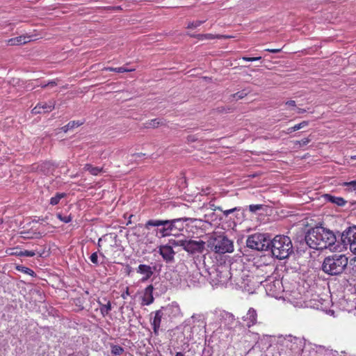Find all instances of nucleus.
Listing matches in <instances>:
<instances>
[{
    "label": "nucleus",
    "instance_id": "5fc2aeb1",
    "mask_svg": "<svg viewBox=\"0 0 356 356\" xmlns=\"http://www.w3.org/2000/svg\"><path fill=\"white\" fill-rule=\"evenodd\" d=\"M129 289H128V288H127V290H126V291H125V293H122V298L123 299H125V298H126V297H127V296H129Z\"/></svg>",
    "mask_w": 356,
    "mask_h": 356
},
{
    "label": "nucleus",
    "instance_id": "774afa93",
    "mask_svg": "<svg viewBox=\"0 0 356 356\" xmlns=\"http://www.w3.org/2000/svg\"><path fill=\"white\" fill-rule=\"evenodd\" d=\"M352 158L354 159H356V156H353Z\"/></svg>",
    "mask_w": 356,
    "mask_h": 356
},
{
    "label": "nucleus",
    "instance_id": "bf43d9fd",
    "mask_svg": "<svg viewBox=\"0 0 356 356\" xmlns=\"http://www.w3.org/2000/svg\"><path fill=\"white\" fill-rule=\"evenodd\" d=\"M175 356H184V355L181 352H178L176 353Z\"/></svg>",
    "mask_w": 356,
    "mask_h": 356
},
{
    "label": "nucleus",
    "instance_id": "2eb2a0df",
    "mask_svg": "<svg viewBox=\"0 0 356 356\" xmlns=\"http://www.w3.org/2000/svg\"><path fill=\"white\" fill-rule=\"evenodd\" d=\"M258 314L256 309L252 307L249 308L247 313L242 316V320L248 328L257 323Z\"/></svg>",
    "mask_w": 356,
    "mask_h": 356
},
{
    "label": "nucleus",
    "instance_id": "cd10ccee",
    "mask_svg": "<svg viewBox=\"0 0 356 356\" xmlns=\"http://www.w3.org/2000/svg\"><path fill=\"white\" fill-rule=\"evenodd\" d=\"M66 194L65 193H57L55 196L50 199V204L51 205H56L59 203L60 200L65 197Z\"/></svg>",
    "mask_w": 356,
    "mask_h": 356
},
{
    "label": "nucleus",
    "instance_id": "de8ad7c7",
    "mask_svg": "<svg viewBox=\"0 0 356 356\" xmlns=\"http://www.w3.org/2000/svg\"><path fill=\"white\" fill-rule=\"evenodd\" d=\"M286 105H288V106H291V107H296V102L294 100L287 101L286 102Z\"/></svg>",
    "mask_w": 356,
    "mask_h": 356
},
{
    "label": "nucleus",
    "instance_id": "ddd939ff",
    "mask_svg": "<svg viewBox=\"0 0 356 356\" xmlns=\"http://www.w3.org/2000/svg\"><path fill=\"white\" fill-rule=\"evenodd\" d=\"M186 322L195 331L202 330L206 327V322L202 314H194Z\"/></svg>",
    "mask_w": 356,
    "mask_h": 356
},
{
    "label": "nucleus",
    "instance_id": "680f3d73",
    "mask_svg": "<svg viewBox=\"0 0 356 356\" xmlns=\"http://www.w3.org/2000/svg\"><path fill=\"white\" fill-rule=\"evenodd\" d=\"M143 155H145V154L138 153V154H136V156H137L138 157H140V156H142Z\"/></svg>",
    "mask_w": 356,
    "mask_h": 356
},
{
    "label": "nucleus",
    "instance_id": "864d4df0",
    "mask_svg": "<svg viewBox=\"0 0 356 356\" xmlns=\"http://www.w3.org/2000/svg\"><path fill=\"white\" fill-rule=\"evenodd\" d=\"M103 70L109 71V72H116V67H104L103 69Z\"/></svg>",
    "mask_w": 356,
    "mask_h": 356
},
{
    "label": "nucleus",
    "instance_id": "c85d7f7f",
    "mask_svg": "<svg viewBox=\"0 0 356 356\" xmlns=\"http://www.w3.org/2000/svg\"><path fill=\"white\" fill-rule=\"evenodd\" d=\"M85 169L92 175H97L102 170V168H99L98 167H94L90 164H86L85 166Z\"/></svg>",
    "mask_w": 356,
    "mask_h": 356
},
{
    "label": "nucleus",
    "instance_id": "c9c22d12",
    "mask_svg": "<svg viewBox=\"0 0 356 356\" xmlns=\"http://www.w3.org/2000/svg\"><path fill=\"white\" fill-rule=\"evenodd\" d=\"M204 22L205 20H197L195 22H189L187 25V29H195L202 25Z\"/></svg>",
    "mask_w": 356,
    "mask_h": 356
},
{
    "label": "nucleus",
    "instance_id": "603ef678",
    "mask_svg": "<svg viewBox=\"0 0 356 356\" xmlns=\"http://www.w3.org/2000/svg\"><path fill=\"white\" fill-rule=\"evenodd\" d=\"M56 85H57L56 82L54 81H52L49 82L47 84L44 85L43 87H47V86L54 87Z\"/></svg>",
    "mask_w": 356,
    "mask_h": 356
},
{
    "label": "nucleus",
    "instance_id": "6ab92c4d",
    "mask_svg": "<svg viewBox=\"0 0 356 356\" xmlns=\"http://www.w3.org/2000/svg\"><path fill=\"white\" fill-rule=\"evenodd\" d=\"M189 220L190 218H179L171 220L172 233H175L176 235L179 232L183 230L184 228V223Z\"/></svg>",
    "mask_w": 356,
    "mask_h": 356
},
{
    "label": "nucleus",
    "instance_id": "4be33fe9",
    "mask_svg": "<svg viewBox=\"0 0 356 356\" xmlns=\"http://www.w3.org/2000/svg\"><path fill=\"white\" fill-rule=\"evenodd\" d=\"M324 198L326 201L333 203L339 207H343L347 203L343 197H336L330 194H325Z\"/></svg>",
    "mask_w": 356,
    "mask_h": 356
},
{
    "label": "nucleus",
    "instance_id": "e433bc0d",
    "mask_svg": "<svg viewBox=\"0 0 356 356\" xmlns=\"http://www.w3.org/2000/svg\"><path fill=\"white\" fill-rule=\"evenodd\" d=\"M57 217L59 220L63 221V222L68 223L72 221V218L71 215L69 216H63L61 213H58Z\"/></svg>",
    "mask_w": 356,
    "mask_h": 356
},
{
    "label": "nucleus",
    "instance_id": "9b49d317",
    "mask_svg": "<svg viewBox=\"0 0 356 356\" xmlns=\"http://www.w3.org/2000/svg\"><path fill=\"white\" fill-rule=\"evenodd\" d=\"M100 241H104L105 243L104 252L107 254H110L111 252H115L114 248L119 246L118 242V236L113 234H109L104 235L100 238Z\"/></svg>",
    "mask_w": 356,
    "mask_h": 356
},
{
    "label": "nucleus",
    "instance_id": "3c124183",
    "mask_svg": "<svg viewBox=\"0 0 356 356\" xmlns=\"http://www.w3.org/2000/svg\"><path fill=\"white\" fill-rule=\"evenodd\" d=\"M12 254L19 256V257H23V251L22 250H16L15 252H13Z\"/></svg>",
    "mask_w": 356,
    "mask_h": 356
},
{
    "label": "nucleus",
    "instance_id": "4c0bfd02",
    "mask_svg": "<svg viewBox=\"0 0 356 356\" xmlns=\"http://www.w3.org/2000/svg\"><path fill=\"white\" fill-rule=\"evenodd\" d=\"M263 205L262 204H250L249 205V210L252 213H255L259 210L262 209Z\"/></svg>",
    "mask_w": 356,
    "mask_h": 356
},
{
    "label": "nucleus",
    "instance_id": "c03bdc74",
    "mask_svg": "<svg viewBox=\"0 0 356 356\" xmlns=\"http://www.w3.org/2000/svg\"><path fill=\"white\" fill-rule=\"evenodd\" d=\"M36 254L35 251H31V250H24L23 251V257H33Z\"/></svg>",
    "mask_w": 356,
    "mask_h": 356
},
{
    "label": "nucleus",
    "instance_id": "20e7f679",
    "mask_svg": "<svg viewBox=\"0 0 356 356\" xmlns=\"http://www.w3.org/2000/svg\"><path fill=\"white\" fill-rule=\"evenodd\" d=\"M207 246L211 251L220 254L234 251L233 241L223 235L210 237L207 241Z\"/></svg>",
    "mask_w": 356,
    "mask_h": 356
},
{
    "label": "nucleus",
    "instance_id": "423d86ee",
    "mask_svg": "<svg viewBox=\"0 0 356 356\" xmlns=\"http://www.w3.org/2000/svg\"><path fill=\"white\" fill-rule=\"evenodd\" d=\"M270 237L264 234H254L248 236L246 241L248 248L257 251L269 250Z\"/></svg>",
    "mask_w": 356,
    "mask_h": 356
},
{
    "label": "nucleus",
    "instance_id": "6e6552de",
    "mask_svg": "<svg viewBox=\"0 0 356 356\" xmlns=\"http://www.w3.org/2000/svg\"><path fill=\"white\" fill-rule=\"evenodd\" d=\"M338 234L345 248H347L348 245L350 251L356 254V226L349 227L341 234Z\"/></svg>",
    "mask_w": 356,
    "mask_h": 356
},
{
    "label": "nucleus",
    "instance_id": "a19ab883",
    "mask_svg": "<svg viewBox=\"0 0 356 356\" xmlns=\"http://www.w3.org/2000/svg\"><path fill=\"white\" fill-rule=\"evenodd\" d=\"M134 70H135V69H134V68L129 69V68H127L125 67H116V72H118V73L129 72H133Z\"/></svg>",
    "mask_w": 356,
    "mask_h": 356
},
{
    "label": "nucleus",
    "instance_id": "13d9d810",
    "mask_svg": "<svg viewBox=\"0 0 356 356\" xmlns=\"http://www.w3.org/2000/svg\"><path fill=\"white\" fill-rule=\"evenodd\" d=\"M104 243V241H100V238L98 240L97 245L99 248L102 247V243Z\"/></svg>",
    "mask_w": 356,
    "mask_h": 356
},
{
    "label": "nucleus",
    "instance_id": "052dcab7",
    "mask_svg": "<svg viewBox=\"0 0 356 356\" xmlns=\"http://www.w3.org/2000/svg\"><path fill=\"white\" fill-rule=\"evenodd\" d=\"M190 35V37L191 38H197V34H188Z\"/></svg>",
    "mask_w": 356,
    "mask_h": 356
},
{
    "label": "nucleus",
    "instance_id": "e2e57ef3",
    "mask_svg": "<svg viewBox=\"0 0 356 356\" xmlns=\"http://www.w3.org/2000/svg\"><path fill=\"white\" fill-rule=\"evenodd\" d=\"M99 252V255L102 257H104V254L103 252H100L99 250H98Z\"/></svg>",
    "mask_w": 356,
    "mask_h": 356
},
{
    "label": "nucleus",
    "instance_id": "6e6d98bb",
    "mask_svg": "<svg viewBox=\"0 0 356 356\" xmlns=\"http://www.w3.org/2000/svg\"><path fill=\"white\" fill-rule=\"evenodd\" d=\"M305 112H306V110H305V109L300 108H298L297 109V113H298V114H302V113H305Z\"/></svg>",
    "mask_w": 356,
    "mask_h": 356
},
{
    "label": "nucleus",
    "instance_id": "c756f323",
    "mask_svg": "<svg viewBox=\"0 0 356 356\" xmlns=\"http://www.w3.org/2000/svg\"><path fill=\"white\" fill-rule=\"evenodd\" d=\"M54 166L51 163L49 162L44 163L40 166V170L44 173V174H49L51 172L52 170H54Z\"/></svg>",
    "mask_w": 356,
    "mask_h": 356
},
{
    "label": "nucleus",
    "instance_id": "f3484780",
    "mask_svg": "<svg viewBox=\"0 0 356 356\" xmlns=\"http://www.w3.org/2000/svg\"><path fill=\"white\" fill-rule=\"evenodd\" d=\"M155 268V267H151L150 266L146 264H140L136 269V272L143 275L141 281L144 282L152 276Z\"/></svg>",
    "mask_w": 356,
    "mask_h": 356
},
{
    "label": "nucleus",
    "instance_id": "a878e982",
    "mask_svg": "<svg viewBox=\"0 0 356 356\" xmlns=\"http://www.w3.org/2000/svg\"><path fill=\"white\" fill-rule=\"evenodd\" d=\"M186 238V237L184 236L182 238L170 239L169 241H168V245H171L172 248L173 247L180 246V247H181L184 249V245H185Z\"/></svg>",
    "mask_w": 356,
    "mask_h": 356
},
{
    "label": "nucleus",
    "instance_id": "b1692460",
    "mask_svg": "<svg viewBox=\"0 0 356 356\" xmlns=\"http://www.w3.org/2000/svg\"><path fill=\"white\" fill-rule=\"evenodd\" d=\"M164 124L163 120L159 118L153 119L144 124L145 128H156Z\"/></svg>",
    "mask_w": 356,
    "mask_h": 356
},
{
    "label": "nucleus",
    "instance_id": "7ed1b4c3",
    "mask_svg": "<svg viewBox=\"0 0 356 356\" xmlns=\"http://www.w3.org/2000/svg\"><path fill=\"white\" fill-rule=\"evenodd\" d=\"M348 263V257L345 254H334L324 259L321 270L331 276L339 275L344 271Z\"/></svg>",
    "mask_w": 356,
    "mask_h": 356
},
{
    "label": "nucleus",
    "instance_id": "79ce46f5",
    "mask_svg": "<svg viewBox=\"0 0 356 356\" xmlns=\"http://www.w3.org/2000/svg\"><path fill=\"white\" fill-rule=\"evenodd\" d=\"M308 124H309V122L308 121H302L300 123H299L298 124H296L294 127H295L296 130L298 131V130H299L300 129H302V128L305 127Z\"/></svg>",
    "mask_w": 356,
    "mask_h": 356
},
{
    "label": "nucleus",
    "instance_id": "aec40b11",
    "mask_svg": "<svg viewBox=\"0 0 356 356\" xmlns=\"http://www.w3.org/2000/svg\"><path fill=\"white\" fill-rule=\"evenodd\" d=\"M350 290H353L354 292L350 294V297H348V298H346V296H343V298L342 300L343 302H347V307L345 308L347 311H351L353 309L356 308V294H355V289L353 288H351Z\"/></svg>",
    "mask_w": 356,
    "mask_h": 356
},
{
    "label": "nucleus",
    "instance_id": "f8f14e48",
    "mask_svg": "<svg viewBox=\"0 0 356 356\" xmlns=\"http://www.w3.org/2000/svg\"><path fill=\"white\" fill-rule=\"evenodd\" d=\"M221 320L224 327L227 330H234L237 327L241 326V322L229 312H222L221 314Z\"/></svg>",
    "mask_w": 356,
    "mask_h": 356
},
{
    "label": "nucleus",
    "instance_id": "58836bf2",
    "mask_svg": "<svg viewBox=\"0 0 356 356\" xmlns=\"http://www.w3.org/2000/svg\"><path fill=\"white\" fill-rule=\"evenodd\" d=\"M239 210H240V208L234 207V208H232L230 209H226V210L222 209V212L225 217H227L229 214L234 213V211H239Z\"/></svg>",
    "mask_w": 356,
    "mask_h": 356
},
{
    "label": "nucleus",
    "instance_id": "0eeeda50",
    "mask_svg": "<svg viewBox=\"0 0 356 356\" xmlns=\"http://www.w3.org/2000/svg\"><path fill=\"white\" fill-rule=\"evenodd\" d=\"M280 341L284 347L294 354L300 355L305 348V343L302 338L286 335L285 337H280Z\"/></svg>",
    "mask_w": 356,
    "mask_h": 356
},
{
    "label": "nucleus",
    "instance_id": "39448f33",
    "mask_svg": "<svg viewBox=\"0 0 356 356\" xmlns=\"http://www.w3.org/2000/svg\"><path fill=\"white\" fill-rule=\"evenodd\" d=\"M150 227H156V236L159 238L165 237L170 235H175L172 233L171 220H154L151 219L146 222L145 227L149 229Z\"/></svg>",
    "mask_w": 356,
    "mask_h": 356
},
{
    "label": "nucleus",
    "instance_id": "f257e3e1",
    "mask_svg": "<svg viewBox=\"0 0 356 356\" xmlns=\"http://www.w3.org/2000/svg\"><path fill=\"white\" fill-rule=\"evenodd\" d=\"M336 241V234L321 226L311 228L304 235L297 237V242L300 243L298 248L302 250L306 247L315 250L326 249L333 246Z\"/></svg>",
    "mask_w": 356,
    "mask_h": 356
},
{
    "label": "nucleus",
    "instance_id": "f03ea898",
    "mask_svg": "<svg viewBox=\"0 0 356 356\" xmlns=\"http://www.w3.org/2000/svg\"><path fill=\"white\" fill-rule=\"evenodd\" d=\"M268 241L269 250L273 256L277 259H284L293 252L291 240L287 236L277 235L273 239L270 238Z\"/></svg>",
    "mask_w": 356,
    "mask_h": 356
},
{
    "label": "nucleus",
    "instance_id": "72a5a7b5",
    "mask_svg": "<svg viewBox=\"0 0 356 356\" xmlns=\"http://www.w3.org/2000/svg\"><path fill=\"white\" fill-rule=\"evenodd\" d=\"M222 36L220 35H214L211 33H207V34H197V38L198 40H213L216 38H221Z\"/></svg>",
    "mask_w": 356,
    "mask_h": 356
},
{
    "label": "nucleus",
    "instance_id": "bb28decb",
    "mask_svg": "<svg viewBox=\"0 0 356 356\" xmlns=\"http://www.w3.org/2000/svg\"><path fill=\"white\" fill-rule=\"evenodd\" d=\"M99 303L100 304L99 309L102 316H105L108 315L112 309L110 301H108L106 304H102L101 302Z\"/></svg>",
    "mask_w": 356,
    "mask_h": 356
},
{
    "label": "nucleus",
    "instance_id": "09e8293b",
    "mask_svg": "<svg viewBox=\"0 0 356 356\" xmlns=\"http://www.w3.org/2000/svg\"><path fill=\"white\" fill-rule=\"evenodd\" d=\"M295 127H289L286 131H284L286 134H290L293 131H296Z\"/></svg>",
    "mask_w": 356,
    "mask_h": 356
},
{
    "label": "nucleus",
    "instance_id": "49530a36",
    "mask_svg": "<svg viewBox=\"0 0 356 356\" xmlns=\"http://www.w3.org/2000/svg\"><path fill=\"white\" fill-rule=\"evenodd\" d=\"M210 208L213 211H216V210H219L221 211H222V209L220 207L216 206L213 204H210Z\"/></svg>",
    "mask_w": 356,
    "mask_h": 356
},
{
    "label": "nucleus",
    "instance_id": "0e129e2a",
    "mask_svg": "<svg viewBox=\"0 0 356 356\" xmlns=\"http://www.w3.org/2000/svg\"><path fill=\"white\" fill-rule=\"evenodd\" d=\"M43 254H44V252L39 253L40 257H43Z\"/></svg>",
    "mask_w": 356,
    "mask_h": 356
},
{
    "label": "nucleus",
    "instance_id": "a18cd8bd",
    "mask_svg": "<svg viewBox=\"0 0 356 356\" xmlns=\"http://www.w3.org/2000/svg\"><path fill=\"white\" fill-rule=\"evenodd\" d=\"M243 60H245V61H256V60H259L261 59V56H259V57H243L242 58Z\"/></svg>",
    "mask_w": 356,
    "mask_h": 356
},
{
    "label": "nucleus",
    "instance_id": "f704fd0d",
    "mask_svg": "<svg viewBox=\"0 0 356 356\" xmlns=\"http://www.w3.org/2000/svg\"><path fill=\"white\" fill-rule=\"evenodd\" d=\"M249 90H242L241 91H238L234 94H233L232 96L235 98L236 100L241 99L244 98L249 93Z\"/></svg>",
    "mask_w": 356,
    "mask_h": 356
},
{
    "label": "nucleus",
    "instance_id": "ea45409f",
    "mask_svg": "<svg viewBox=\"0 0 356 356\" xmlns=\"http://www.w3.org/2000/svg\"><path fill=\"white\" fill-rule=\"evenodd\" d=\"M90 260L92 264L95 265H99V263L98 261L97 252L92 253L90 257Z\"/></svg>",
    "mask_w": 356,
    "mask_h": 356
},
{
    "label": "nucleus",
    "instance_id": "5701e85b",
    "mask_svg": "<svg viewBox=\"0 0 356 356\" xmlns=\"http://www.w3.org/2000/svg\"><path fill=\"white\" fill-rule=\"evenodd\" d=\"M30 41L29 37L25 35H20L15 38H13L9 39L7 41L8 45H21L23 44H26Z\"/></svg>",
    "mask_w": 356,
    "mask_h": 356
},
{
    "label": "nucleus",
    "instance_id": "7c9ffc66",
    "mask_svg": "<svg viewBox=\"0 0 356 356\" xmlns=\"http://www.w3.org/2000/svg\"><path fill=\"white\" fill-rule=\"evenodd\" d=\"M16 269L18 270V271H20V272H22V273H24L26 274H28L32 277H34L35 275V272L29 268H27V267H25L24 266H17L16 267Z\"/></svg>",
    "mask_w": 356,
    "mask_h": 356
},
{
    "label": "nucleus",
    "instance_id": "a211bd4d",
    "mask_svg": "<svg viewBox=\"0 0 356 356\" xmlns=\"http://www.w3.org/2000/svg\"><path fill=\"white\" fill-rule=\"evenodd\" d=\"M236 264H232L230 266V270L229 274L230 275L229 280L232 282H234L236 285L239 286L243 282V275L241 272H238L236 268H235Z\"/></svg>",
    "mask_w": 356,
    "mask_h": 356
},
{
    "label": "nucleus",
    "instance_id": "338daca9",
    "mask_svg": "<svg viewBox=\"0 0 356 356\" xmlns=\"http://www.w3.org/2000/svg\"><path fill=\"white\" fill-rule=\"evenodd\" d=\"M356 204V202H351V204H352V205H353V204Z\"/></svg>",
    "mask_w": 356,
    "mask_h": 356
},
{
    "label": "nucleus",
    "instance_id": "4468645a",
    "mask_svg": "<svg viewBox=\"0 0 356 356\" xmlns=\"http://www.w3.org/2000/svg\"><path fill=\"white\" fill-rule=\"evenodd\" d=\"M159 252L166 263L171 264L175 261V252L171 248V245L168 244L160 245L159 247Z\"/></svg>",
    "mask_w": 356,
    "mask_h": 356
},
{
    "label": "nucleus",
    "instance_id": "dca6fc26",
    "mask_svg": "<svg viewBox=\"0 0 356 356\" xmlns=\"http://www.w3.org/2000/svg\"><path fill=\"white\" fill-rule=\"evenodd\" d=\"M55 107V102L54 101H49L47 102L38 103L33 109L32 113L33 114L46 113L51 111Z\"/></svg>",
    "mask_w": 356,
    "mask_h": 356
},
{
    "label": "nucleus",
    "instance_id": "393cba45",
    "mask_svg": "<svg viewBox=\"0 0 356 356\" xmlns=\"http://www.w3.org/2000/svg\"><path fill=\"white\" fill-rule=\"evenodd\" d=\"M83 123H84L83 121H79V120L70 121L68 124H67L66 125L63 127L61 128V130L66 133L67 131H68L70 129H74V127H78L82 125Z\"/></svg>",
    "mask_w": 356,
    "mask_h": 356
},
{
    "label": "nucleus",
    "instance_id": "412c9836",
    "mask_svg": "<svg viewBox=\"0 0 356 356\" xmlns=\"http://www.w3.org/2000/svg\"><path fill=\"white\" fill-rule=\"evenodd\" d=\"M153 290L154 287L152 285H149L145 288L143 298V301L145 305H149L154 302Z\"/></svg>",
    "mask_w": 356,
    "mask_h": 356
},
{
    "label": "nucleus",
    "instance_id": "9d476101",
    "mask_svg": "<svg viewBox=\"0 0 356 356\" xmlns=\"http://www.w3.org/2000/svg\"><path fill=\"white\" fill-rule=\"evenodd\" d=\"M207 242L202 240L195 241L186 237L184 250L191 255L202 254Z\"/></svg>",
    "mask_w": 356,
    "mask_h": 356
},
{
    "label": "nucleus",
    "instance_id": "1a4fd4ad",
    "mask_svg": "<svg viewBox=\"0 0 356 356\" xmlns=\"http://www.w3.org/2000/svg\"><path fill=\"white\" fill-rule=\"evenodd\" d=\"M172 311V307L170 305L162 307L160 309L154 312V316L150 318L151 325H152L154 333L155 335L159 334V327L161 326V321L166 319L170 316Z\"/></svg>",
    "mask_w": 356,
    "mask_h": 356
},
{
    "label": "nucleus",
    "instance_id": "4d7b16f0",
    "mask_svg": "<svg viewBox=\"0 0 356 356\" xmlns=\"http://www.w3.org/2000/svg\"><path fill=\"white\" fill-rule=\"evenodd\" d=\"M131 270H132L131 267H130L129 266H127V274H128V275H129V274H130V273L131 272Z\"/></svg>",
    "mask_w": 356,
    "mask_h": 356
},
{
    "label": "nucleus",
    "instance_id": "473e14b6",
    "mask_svg": "<svg viewBox=\"0 0 356 356\" xmlns=\"http://www.w3.org/2000/svg\"><path fill=\"white\" fill-rule=\"evenodd\" d=\"M343 186H346V191L348 192H356V180L351 181L349 182H344Z\"/></svg>",
    "mask_w": 356,
    "mask_h": 356
},
{
    "label": "nucleus",
    "instance_id": "2f4dec72",
    "mask_svg": "<svg viewBox=\"0 0 356 356\" xmlns=\"http://www.w3.org/2000/svg\"><path fill=\"white\" fill-rule=\"evenodd\" d=\"M111 353L114 355H120L124 353V348L118 345L111 344Z\"/></svg>",
    "mask_w": 356,
    "mask_h": 356
},
{
    "label": "nucleus",
    "instance_id": "37998d69",
    "mask_svg": "<svg viewBox=\"0 0 356 356\" xmlns=\"http://www.w3.org/2000/svg\"><path fill=\"white\" fill-rule=\"evenodd\" d=\"M311 139L309 138H305L301 140H298L296 143H298L300 146L307 145L309 143H310Z\"/></svg>",
    "mask_w": 356,
    "mask_h": 356
},
{
    "label": "nucleus",
    "instance_id": "69168bd1",
    "mask_svg": "<svg viewBox=\"0 0 356 356\" xmlns=\"http://www.w3.org/2000/svg\"><path fill=\"white\" fill-rule=\"evenodd\" d=\"M3 219L0 218V225H1L3 223Z\"/></svg>",
    "mask_w": 356,
    "mask_h": 356
},
{
    "label": "nucleus",
    "instance_id": "8fccbe9b",
    "mask_svg": "<svg viewBox=\"0 0 356 356\" xmlns=\"http://www.w3.org/2000/svg\"><path fill=\"white\" fill-rule=\"evenodd\" d=\"M265 51H269L271 53H279L281 51V49H266Z\"/></svg>",
    "mask_w": 356,
    "mask_h": 356
}]
</instances>
